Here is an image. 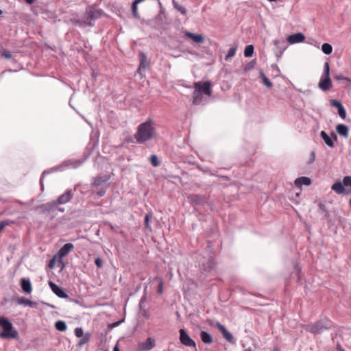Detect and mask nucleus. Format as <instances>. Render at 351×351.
<instances>
[{"label": "nucleus", "mask_w": 351, "mask_h": 351, "mask_svg": "<svg viewBox=\"0 0 351 351\" xmlns=\"http://www.w3.org/2000/svg\"><path fill=\"white\" fill-rule=\"evenodd\" d=\"M156 134L154 122L152 120L141 123L134 134V138L138 143H144L154 138Z\"/></svg>", "instance_id": "f257e3e1"}, {"label": "nucleus", "mask_w": 351, "mask_h": 351, "mask_svg": "<svg viewBox=\"0 0 351 351\" xmlns=\"http://www.w3.org/2000/svg\"><path fill=\"white\" fill-rule=\"evenodd\" d=\"M83 163L82 160L71 159L63 162L60 166L53 167L50 170H45L43 172L40 179L41 190H44L43 180L45 175L56 171H63L65 168H77Z\"/></svg>", "instance_id": "f03ea898"}, {"label": "nucleus", "mask_w": 351, "mask_h": 351, "mask_svg": "<svg viewBox=\"0 0 351 351\" xmlns=\"http://www.w3.org/2000/svg\"><path fill=\"white\" fill-rule=\"evenodd\" d=\"M1 338L8 339H18V331L13 328L12 324L7 318L1 317Z\"/></svg>", "instance_id": "7ed1b4c3"}, {"label": "nucleus", "mask_w": 351, "mask_h": 351, "mask_svg": "<svg viewBox=\"0 0 351 351\" xmlns=\"http://www.w3.org/2000/svg\"><path fill=\"white\" fill-rule=\"evenodd\" d=\"M332 324L325 319H320L313 324H308L304 326L305 330L314 334H320L324 330L330 328Z\"/></svg>", "instance_id": "20e7f679"}, {"label": "nucleus", "mask_w": 351, "mask_h": 351, "mask_svg": "<svg viewBox=\"0 0 351 351\" xmlns=\"http://www.w3.org/2000/svg\"><path fill=\"white\" fill-rule=\"evenodd\" d=\"M102 13L103 12L101 10H90L86 11L84 16V23L87 25L92 26L93 25L92 21L99 19Z\"/></svg>", "instance_id": "39448f33"}, {"label": "nucleus", "mask_w": 351, "mask_h": 351, "mask_svg": "<svg viewBox=\"0 0 351 351\" xmlns=\"http://www.w3.org/2000/svg\"><path fill=\"white\" fill-rule=\"evenodd\" d=\"M180 341L182 344L187 347H192L196 348V343L193 339L188 335L184 329H180Z\"/></svg>", "instance_id": "423d86ee"}, {"label": "nucleus", "mask_w": 351, "mask_h": 351, "mask_svg": "<svg viewBox=\"0 0 351 351\" xmlns=\"http://www.w3.org/2000/svg\"><path fill=\"white\" fill-rule=\"evenodd\" d=\"M210 87L211 83L208 81L204 82H198L195 83L194 84L195 89L198 90V91H199L200 93L208 96H210L212 93Z\"/></svg>", "instance_id": "0eeeda50"}, {"label": "nucleus", "mask_w": 351, "mask_h": 351, "mask_svg": "<svg viewBox=\"0 0 351 351\" xmlns=\"http://www.w3.org/2000/svg\"><path fill=\"white\" fill-rule=\"evenodd\" d=\"M75 189H66L65 192L60 195L56 200L58 206L69 202L74 196Z\"/></svg>", "instance_id": "6e6552de"}, {"label": "nucleus", "mask_w": 351, "mask_h": 351, "mask_svg": "<svg viewBox=\"0 0 351 351\" xmlns=\"http://www.w3.org/2000/svg\"><path fill=\"white\" fill-rule=\"evenodd\" d=\"M49 285L51 289V291L59 298H69V295L64 292V291L58 285H57L55 282L50 281L49 282Z\"/></svg>", "instance_id": "1a4fd4ad"}, {"label": "nucleus", "mask_w": 351, "mask_h": 351, "mask_svg": "<svg viewBox=\"0 0 351 351\" xmlns=\"http://www.w3.org/2000/svg\"><path fill=\"white\" fill-rule=\"evenodd\" d=\"M215 326L221 332L223 338L226 341H228L230 343H233L234 337L232 334L230 332H229L223 324H221L220 322H217Z\"/></svg>", "instance_id": "9d476101"}, {"label": "nucleus", "mask_w": 351, "mask_h": 351, "mask_svg": "<svg viewBox=\"0 0 351 351\" xmlns=\"http://www.w3.org/2000/svg\"><path fill=\"white\" fill-rule=\"evenodd\" d=\"M318 87L323 91L329 90L332 87V82L330 76H322L318 84Z\"/></svg>", "instance_id": "9b49d317"}, {"label": "nucleus", "mask_w": 351, "mask_h": 351, "mask_svg": "<svg viewBox=\"0 0 351 351\" xmlns=\"http://www.w3.org/2000/svg\"><path fill=\"white\" fill-rule=\"evenodd\" d=\"M156 346L155 340L149 337L146 341L139 343L138 347L141 351H149Z\"/></svg>", "instance_id": "f8f14e48"}, {"label": "nucleus", "mask_w": 351, "mask_h": 351, "mask_svg": "<svg viewBox=\"0 0 351 351\" xmlns=\"http://www.w3.org/2000/svg\"><path fill=\"white\" fill-rule=\"evenodd\" d=\"M305 40V36L302 33H295L289 35L287 41L291 44L302 43Z\"/></svg>", "instance_id": "ddd939ff"}, {"label": "nucleus", "mask_w": 351, "mask_h": 351, "mask_svg": "<svg viewBox=\"0 0 351 351\" xmlns=\"http://www.w3.org/2000/svg\"><path fill=\"white\" fill-rule=\"evenodd\" d=\"M74 248V245L71 243L64 244L58 252L57 255L60 258L66 256Z\"/></svg>", "instance_id": "4468645a"}, {"label": "nucleus", "mask_w": 351, "mask_h": 351, "mask_svg": "<svg viewBox=\"0 0 351 351\" xmlns=\"http://www.w3.org/2000/svg\"><path fill=\"white\" fill-rule=\"evenodd\" d=\"M15 301L18 304L29 306L31 308H36L38 306L36 302L31 301L24 297H17L15 298Z\"/></svg>", "instance_id": "2eb2a0df"}, {"label": "nucleus", "mask_w": 351, "mask_h": 351, "mask_svg": "<svg viewBox=\"0 0 351 351\" xmlns=\"http://www.w3.org/2000/svg\"><path fill=\"white\" fill-rule=\"evenodd\" d=\"M58 204L56 200H53L45 204L40 205V208L43 213H47L52 210H55L58 208Z\"/></svg>", "instance_id": "dca6fc26"}, {"label": "nucleus", "mask_w": 351, "mask_h": 351, "mask_svg": "<svg viewBox=\"0 0 351 351\" xmlns=\"http://www.w3.org/2000/svg\"><path fill=\"white\" fill-rule=\"evenodd\" d=\"M331 105L338 109V114L339 117L344 119L346 117V111L341 103L339 100L335 99L331 101Z\"/></svg>", "instance_id": "f3484780"}, {"label": "nucleus", "mask_w": 351, "mask_h": 351, "mask_svg": "<svg viewBox=\"0 0 351 351\" xmlns=\"http://www.w3.org/2000/svg\"><path fill=\"white\" fill-rule=\"evenodd\" d=\"M346 186L343 184V180L342 182L337 180L331 186V189L337 194L341 195L344 193Z\"/></svg>", "instance_id": "a211bd4d"}, {"label": "nucleus", "mask_w": 351, "mask_h": 351, "mask_svg": "<svg viewBox=\"0 0 351 351\" xmlns=\"http://www.w3.org/2000/svg\"><path fill=\"white\" fill-rule=\"evenodd\" d=\"M190 202L193 205L202 204L204 202L205 199L203 195L192 194L188 197Z\"/></svg>", "instance_id": "6ab92c4d"}, {"label": "nucleus", "mask_w": 351, "mask_h": 351, "mask_svg": "<svg viewBox=\"0 0 351 351\" xmlns=\"http://www.w3.org/2000/svg\"><path fill=\"white\" fill-rule=\"evenodd\" d=\"M184 36L189 38H191L196 43H202L204 40V38L201 34H195L193 33L186 31Z\"/></svg>", "instance_id": "aec40b11"}, {"label": "nucleus", "mask_w": 351, "mask_h": 351, "mask_svg": "<svg viewBox=\"0 0 351 351\" xmlns=\"http://www.w3.org/2000/svg\"><path fill=\"white\" fill-rule=\"evenodd\" d=\"M21 287L23 291L26 293H30L32 291V284L28 278H22L21 280Z\"/></svg>", "instance_id": "412c9836"}, {"label": "nucleus", "mask_w": 351, "mask_h": 351, "mask_svg": "<svg viewBox=\"0 0 351 351\" xmlns=\"http://www.w3.org/2000/svg\"><path fill=\"white\" fill-rule=\"evenodd\" d=\"M274 45L276 47V51H278L280 54H282L287 48L286 43L283 38L275 40Z\"/></svg>", "instance_id": "4be33fe9"}, {"label": "nucleus", "mask_w": 351, "mask_h": 351, "mask_svg": "<svg viewBox=\"0 0 351 351\" xmlns=\"http://www.w3.org/2000/svg\"><path fill=\"white\" fill-rule=\"evenodd\" d=\"M139 58H140V64H139V67L138 69V71L141 69H145L149 64V61L148 60L147 56L144 53L139 52Z\"/></svg>", "instance_id": "5701e85b"}, {"label": "nucleus", "mask_w": 351, "mask_h": 351, "mask_svg": "<svg viewBox=\"0 0 351 351\" xmlns=\"http://www.w3.org/2000/svg\"><path fill=\"white\" fill-rule=\"evenodd\" d=\"M320 137L323 139L324 143L330 147H334V142L332 138L325 131L322 130L320 132Z\"/></svg>", "instance_id": "b1692460"}, {"label": "nucleus", "mask_w": 351, "mask_h": 351, "mask_svg": "<svg viewBox=\"0 0 351 351\" xmlns=\"http://www.w3.org/2000/svg\"><path fill=\"white\" fill-rule=\"evenodd\" d=\"M336 130L337 133L346 138L348 136V127L344 124H339L336 127Z\"/></svg>", "instance_id": "393cba45"}, {"label": "nucleus", "mask_w": 351, "mask_h": 351, "mask_svg": "<svg viewBox=\"0 0 351 351\" xmlns=\"http://www.w3.org/2000/svg\"><path fill=\"white\" fill-rule=\"evenodd\" d=\"M311 184V180L308 177H300L295 180V185L296 186H301L302 185L308 186Z\"/></svg>", "instance_id": "a878e982"}, {"label": "nucleus", "mask_w": 351, "mask_h": 351, "mask_svg": "<svg viewBox=\"0 0 351 351\" xmlns=\"http://www.w3.org/2000/svg\"><path fill=\"white\" fill-rule=\"evenodd\" d=\"M200 338L203 343L206 344H210L213 342L212 336L206 331H201Z\"/></svg>", "instance_id": "bb28decb"}, {"label": "nucleus", "mask_w": 351, "mask_h": 351, "mask_svg": "<svg viewBox=\"0 0 351 351\" xmlns=\"http://www.w3.org/2000/svg\"><path fill=\"white\" fill-rule=\"evenodd\" d=\"M202 94L203 93L198 91V90L195 89L194 93H193V101L194 104L197 105L201 103L202 99Z\"/></svg>", "instance_id": "cd10ccee"}, {"label": "nucleus", "mask_w": 351, "mask_h": 351, "mask_svg": "<svg viewBox=\"0 0 351 351\" xmlns=\"http://www.w3.org/2000/svg\"><path fill=\"white\" fill-rule=\"evenodd\" d=\"M108 178L96 177L94 178L93 186L97 188L101 186L103 183L108 181Z\"/></svg>", "instance_id": "c85d7f7f"}, {"label": "nucleus", "mask_w": 351, "mask_h": 351, "mask_svg": "<svg viewBox=\"0 0 351 351\" xmlns=\"http://www.w3.org/2000/svg\"><path fill=\"white\" fill-rule=\"evenodd\" d=\"M90 333L89 332H86L84 334V336L81 337L82 339L79 341V342L77 343V346L79 347H82V346H84L85 343H86L87 342L89 341L90 340Z\"/></svg>", "instance_id": "c756f323"}, {"label": "nucleus", "mask_w": 351, "mask_h": 351, "mask_svg": "<svg viewBox=\"0 0 351 351\" xmlns=\"http://www.w3.org/2000/svg\"><path fill=\"white\" fill-rule=\"evenodd\" d=\"M322 51L326 55H329L332 51V47L329 43H324L322 46Z\"/></svg>", "instance_id": "7c9ffc66"}, {"label": "nucleus", "mask_w": 351, "mask_h": 351, "mask_svg": "<svg viewBox=\"0 0 351 351\" xmlns=\"http://www.w3.org/2000/svg\"><path fill=\"white\" fill-rule=\"evenodd\" d=\"M254 47L252 45H247L244 50V56L246 58L252 56L254 53Z\"/></svg>", "instance_id": "2f4dec72"}, {"label": "nucleus", "mask_w": 351, "mask_h": 351, "mask_svg": "<svg viewBox=\"0 0 351 351\" xmlns=\"http://www.w3.org/2000/svg\"><path fill=\"white\" fill-rule=\"evenodd\" d=\"M56 328L60 332L65 331L66 330V324L64 321H58L55 324Z\"/></svg>", "instance_id": "473e14b6"}, {"label": "nucleus", "mask_w": 351, "mask_h": 351, "mask_svg": "<svg viewBox=\"0 0 351 351\" xmlns=\"http://www.w3.org/2000/svg\"><path fill=\"white\" fill-rule=\"evenodd\" d=\"M260 75L261 76L263 84L268 88H271L273 86L272 82L266 77L263 71L260 72Z\"/></svg>", "instance_id": "72a5a7b5"}, {"label": "nucleus", "mask_w": 351, "mask_h": 351, "mask_svg": "<svg viewBox=\"0 0 351 351\" xmlns=\"http://www.w3.org/2000/svg\"><path fill=\"white\" fill-rule=\"evenodd\" d=\"M138 3L135 2V1H133L132 4V15L134 18L138 19H140V15L138 12V9H137V5H138Z\"/></svg>", "instance_id": "f704fd0d"}, {"label": "nucleus", "mask_w": 351, "mask_h": 351, "mask_svg": "<svg viewBox=\"0 0 351 351\" xmlns=\"http://www.w3.org/2000/svg\"><path fill=\"white\" fill-rule=\"evenodd\" d=\"M237 46L231 47L225 57L226 60H228L230 58L234 57L236 54Z\"/></svg>", "instance_id": "c9c22d12"}, {"label": "nucleus", "mask_w": 351, "mask_h": 351, "mask_svg": "<svg viewBox=\"0 0 351 351\" xmlns=\"http://www.w3.org/2000/svg\"><path fill=\"white\" fill-rule=\"evenodd\" d=\"M149 160L153 167H156L160 165L158 158L156 154L151 155Z\"/></svg>", "instance_id": "e433bc0d"}, {"label": "nucleus", "mask_w": 351, "mask_h": 351, "mask_svg": "<svg viewBox=\"0 0 351 351\" xmlns=\"http://www.w3.org/2000/svg\"><path fill=\"white\" fill-rule=\"evenodd\" d=\"M256 60H253L249 62H247L245 66H244V71H250L252 70V69H254V67L255 66V64H256Z\"/></svg>", "instance_id": "4c0bfd02"}, {"label": "nucleus", "mask_w": 351, "mask_h": 351, "mask_svg": "<svg viewBox=\"0 0 351 351\" xmlns=\"http://www.w3.org/2000/svg\"><path fill=\"white\" fill-rule=\"evenodd\" d=\"M173 5L176 9H177L179 12H180L182 14H186V10L182 5H180L176 1H173Z\"/></svg>", "instance_id": "58836bf2"}, {"label": "nucleus", "mask_w": 351, "mask_h": 351, "mask_svg": "<svg viewBox=\"0 0 351 351\" xmlns=\"http://www.w3.org/2000/svg\"><path fill=\"white\" fill-rule=\"evenodd\" d=\"M322 76H330V66L328 62L324 63V72Z\"/></svg>", "instance_id": "ea45409f"}, {"label": "nucleus", "mask_w": 351, "mask_h": 351, "mask_svg": "<svg viewBox=\"0 0 351 351\" xmlns=\"http://www.w3.org/2000/svg\"><path fill=\"white\" fill-rule=\"evenodd\" d=\"M343 184L351 188V176H346L343 178Z\"/></svg>", "instance_id": "a19ab883"}, {"label": "nucleus", "mask_w": 351, "mask_h": 351, "mask_svg": "<svg viewBox=\"0 0 351 351\" xmlns=\"http://www.w3.org/2000/svg\"><path fill=\"white\" fill-rule=\"evenodd\" d=\"M75 335L77 337H81L84 336V335L83 329L82 328H76L75 329Z\"/></svg>", "instance_id": "79ce46f5"}, {"label": "nucleus", "mask_w": 351, "mask_h": 351, "mask_svg": "<svg viewBox=\"0 0 351 351\" xmlns=\"http://www.w3.org/2000/svg\"><path fill=\"white\" fill-rule=\"evenodd\" d=\"M335 79L337 81L346 80L347 82H350V80L348 77H345L342 75H336L335 76Z\"/></svg>", "instance_id": "37998d69"}, {"label": "nucleus", "mask_w": 351, "mask_h": 351, "mask_svg": "<svg viewBox=\"0 0 351 351\" xmlns=\"http://www.w3.org/2000/svg\"><path fill=\"white\" fill-rule=\"evenodd\" d=\"M149 216L148 214H147L145 217V226L147 229L151 230L152 228H151V226H149Z\"/></svg>", "instance_id": "c03bdc74"}, {"label": "nucleus", "mask_w": 351, "mask_h": 351, "mask_svg": "<svg viewBox=\"0 0 351 351\" xmlns=\"http://www.w3.org/2000/svg\"><path fill=\"white\" fill-rule=\"evenodd\" d=\"M95 263L98 268H101L103 266V261L100 258H96L95 260Z\"/></svg>", "instance_id": "a18cd8bd"}, {"label": "nucleus", "mask_w": 351, "mask_h": 351, "mask_svg": "<svg viewBox=\"0 0 351 351\" xmlns=\"http://www.w3.org/2000/svg\"><path fill=\"white\" fill-rule=\"evenodd\" d=\"M163 292V282L162 280H160V282L158 284L157 293L158 294H162Z\"/></svg>", "instance_id": "49530a36"}, {"label": "nucleus", "mask_w": 351, "mask_h": 351, "mask_svg": "<svg viewBox=\"0 0 351 351\" xmlns=\"http://www.w3.org/2000/svg\"><path fill=\"white\" fill-rule=\"evenodd\" d=\"M1 56H4V57H5L6 58H8V59L12 58L11 53L9 51H1Z\"/></svg>", "instance_id": "de8ad7c7"}, {"label": "nucleus", "mask_w": 351, "mask_h": 351, "mask_svg": "<svg viewBox=\"0 0 351 351\" xmlns=\"http://www.w3.org/2000/svg\"><path fill=\"white\" fill-rule=\"evenodd\" d=\"M315 160V153L314 152H311V158L309 159V163H313Z\"/></svg>", "instance_id": "09e8293b"}, {"label": "nucleus", "mask_w": 351, "mask_h": 351, "mask_svg": "<svg viewBox=\"0 0 351 351\" xmlns=\"http://www.w3.org/2000/svg\"><path fill=\"white\" fill-rule=\"evenodd\" d=\"M105 194H106V190H104V189L99 190V191L97 192V195L99 197H103Z\"/></svg>", "instance_id": "8fccbe9b"}, {"label": "nucleus", "mask_w": 351, "mask_h": 351, "mask_svg": "<svg viewBox=\"0 0 351 351\" xmlns=\"http://www.w3.org/2000/svg\"><path fill=\"white\" fill-rule=\"evenodd\" d=\"M56 256H55L51 261H50V263L49 264V267L52 268L53 266V264L55 263V261H56Z\"/></svg>", "instance_id": "3c124183"}, {"label": "nucleus", "mask_w": 351, "mask_h": 351, "mask_svg": "<svg viewBox=\"0 0 351 351\" xmlns=\"http://www.w3.org/2000/svg\"><path fill=\"white\" fill-rule=\"evenodd\" d=\"M57 210L61 212V213H64L65 211V209L62 207H61L60 206H58V208H56Z\"/></svg>", "instance_id": "603ef678"}, {"label": "nucleus", "mask_w": 351, "mask_h": 351, "mask_svg": "<svg viewBox=\"0 0 351 351\" xmlns=\"http://www.w3.org/2000/svg\"><path fill=\"white\" fill-rule=\"evenodd\" d=\"M8 225V223H6L4 221H1V230Z\"/></svg>", "instance_id": "864d4df0"}, {"label": "nucleus", "mask_w": 351, "mask_h": 351, "mask_svg": "<svg viewBox=\"0 0 351 351\" xmlns=\"http://www.w3.org/2000/svg\"><path fill=\"white\" fill-rule=\"evenodd\" d=\"M25 1L27 3V4H32L34 1V0H25Z\"/></svg>", "instance_id": "5fc2aeb1"}, {"label": "nucleus", "mask_w": 351, "mask_h": 351, "mask_svg": "<svg viewBox=\"0 0 351 351\" xmlns=\"http://www.w3.org/2000/svg\"><path fill=\"white\" fill-rule=\"evenodd\" d=\"M332 137L335 138V140H337V136L334 132L332 133Z\"/></svg>", "instance_id": "6e6d98bb"}, {"label": "nucleus", "mask_w": 351, "mask_h": 351, "mask_svg": "<svg viewBox=\"0 0 351 351\" xmlns=\"http://www.w3.org/2000/svg\"><path fill=\"white\" fill-rule=\"evenodd\" d=\"M281 56H282V54H280V53L278 52V51H276V56H277V58H280V57H281Z\"/></svg>", "instance_id": "4d7b16f0"}, {"label": "nucleus", "mask_w": 351, "mask_h": 351, "mask_svg": "<svg viewBox=\"0 0 351 351\" xmlns=\"http://www.w3.org/2000/svg\"><path fill=\"white\" fill-rule=\"evenodd\" d=\"M113 351H119V349L117 346L114 347Z\"/></svg>", "instance_id": "13d9d810"}, {"label": "nucleus", "mask_w": 351, "mask_h": 351, "mask_svg": "<svg viewBox=\"0 0 351 351\" xmlns=\"http://www.w3.org/2000/svg\"><path fill=\"white\" fill-rule=\"evenodd\" d=\"M144 0H134V1L140 3L141 2L143 1Z\"/></svg>", "instance_id": "bf43d9fd"}, {"label": "nucleus", "mask_w": 351, "mask_h": 351, "mask_svg": "<svg viewBox=\"0 0 351 351\" xmlns=\"http://www.w3.org/2000/svg\"><path fill=\"white\" fill-rule=\"evenodd\" d=\"M243 351H253V350L251 348H248L244 350Z\"/></svg>", "instance_id": "052dcab7"}, {"label": "nucleus", "mask_w": 351, "mask_h": 351, "mask_svg": "<svg viewBox=\"0 0 351 351\" xmlns=\"http://www.w3.org/2000/svg\"><path fill=\"white\" fill-rule=\"evenodd\" d=\"M119 323H120V322H117L114 323L113 325L114 326H118L119 324Z\"/></svg>", "instance_id": "680f3d73"}, {"label": "nucleus", "mask_w": 351, "mask_h": 351, "mask_svg": "<svg viewBox=\"0 0 351 351\" xmlns=\"http://www.w3.org/2000/svg\"><path fill=\"white\" fill-rule=\"evenodd\" d=\"M273 351H279V348L278 347H274Z\"/></svg>", "instance_id": "e2e57ef3"}, {"label": "nucleus", "mask_w": 351, "mask_h": 351, "mask_svg": "<svg viewBox=\"0 0 351 351\" xmlns=\"http://www.w3.org/2000/svg\"><path fill=\"white\" fill-rule=\"evenodd\" d=\"M222 178L226 179V180H229V178L227 176H222Z\"/></svg>", "instance_id": "0e129e2a"}, {"label": "nucleus", "mask_w": 351, "mask_h": 351, "mask_svg": "<svg viewBox=\"0 0 351 351\" xmlns=\"http://www.w3.org/2000/svg\"><path fill=\"white\" fill-rule=\"evenodd\" d=\"M211 175H212V176H217V175H216V174H215V173H211Z\"/></svg>", "instance_id": "69168bd1"}, {"label": "nucleus", "mask_w": 351, "mask_h": 351, "mask_svg": "<svg viewBox=\"0 0 351 351\" xmlns=\"http://www.w3.org/2000/svg\"><path fill=\"white\" fill-rule=\"evenodd\" d=\"M195 351H197V348H195Z\"/></svg>", "instance_id": "338daca9"}]
</instances>
